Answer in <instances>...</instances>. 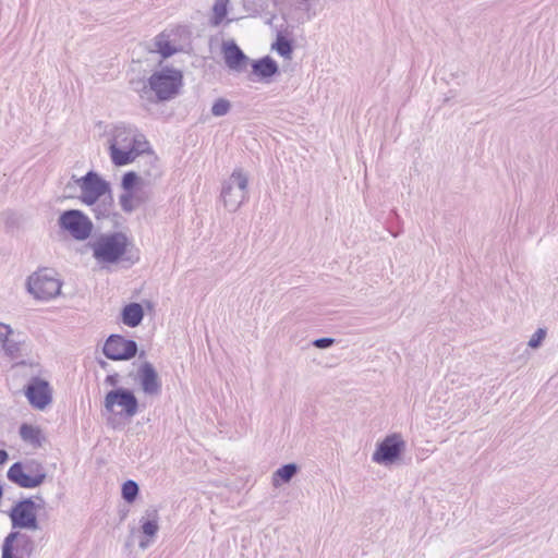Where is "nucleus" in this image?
I'll list each match as a JSON object with an SVG mask.
<instances>
[{
    "mask_svg": "<svg viewBox=\"0 0 558 558\" xmlns=\"http://www.w3.org/2000/svg\"><path fill=\"white\" fill-rule=\"evenodd\" d=\"M105 383L109 386H117L119 384V375L118 374H111L108 375L105 379Z\"/></svg>",
    "mask_w": 558,
    "mask_h": 558,
    "instance_id": "nucleus-33",
    "label": "nucleus"
},
{
    "mask_svg": "<svg viewBox=\"0 0 558 558\" xmlns=\"http://www.w3.org/2000/svg\"><path fill=\"white\" fill-rule=\"evenodd\" d=\"M25 395L31 405L37 410L46 409L52 401V391L48 381L38 377L29 380Z\"/></svg>",
    "mask_w": 558,
    "mask_h": 558,
    "instance_id": "nucleus-16",
    "label": "nucleus"
},
{
    "mask_svg": "<svg viewBox=\"0 0 558 558\" xmlns=\"http://www.w3.org/2000/svg\"><path fill=\"white\" fill-rule=\"evenodd\" d=\"M274 48L276 49V51L281 56V57H284V58H290L291 57V53H292V47H291V44L289 40H287L286 38L283 37H278L277 38V41L274 46Z\"/></svg>",
    "mask_w": 558,
    "mask_h": 558,
    "instance_id": "nucleus-29",
    "label": "nucleus"
},
{
    "mask_svg": "<svg viewBox=\"0 0 558 558\" xmlns=\"http://www.w3.org/2000/svg\"><path fill=\"white\" fill-rule=\"evenodd\" d=\"M229 0H216L213 7L211 23L216 26L222 23L228 13Z\"/></svg>",
    "mask_w": 558,
    "mask_h": 558,
    "instance_id": "nucleus-25",
    "label": "nucleus"
},
{
    "mask_svg": "<svg viewBox=\"0 0 558 558\" xmlns=\"http://www.w3.org/2000/svg\"><path fill=\"white\" fill-rule=\"evenodd\" d=\"M230 108L231 104L228 99L219 98L213 104L211 113L215 117H223L230 111Z\"/></svg>",
    "mask_w": 558,
    "mask_h": 558,
    "instance_id": "nucleus-28",
    "label": "nucleus"
},
{
    "mask_svg": "<svg viewBox=\"0 0 558 558\" xmlns=\"http://www.w3.org/2000/svg\"><path fill=\"white\" fill-rule=\"evenodd\" d=\"M20 436L23 441L34 447H39L41 445L43 435L40 428L37 426L22 424L20 427Z\"/></svg>",
    "mask_w": 558,
    "mask_h": 558,
    "instance_id": "nucleus-22",
    "label": "nucleus"
},
{
    "mask_svg": "<svg viewBox=\"0 0 558 558\" xmlns=\"http://www.w3.org/2000/svg\"><path fill=\"white\" fill-rule=\"evenodd\" d=\"M252 70L258 78H268L278 72V65L270 57H264L252 63Z\"/></svg>",
    "mask_w": 558,
    "mask_h": 558,
    "instance_id": "nucleus-21",
    "label": "nucleus"
},
{
    "mask_svg": "<svg viewBox=\"0 0 558 558\" xmlns=\"http://www.w3.org/2000/svg\"><path fill=\"white\" fill-rule=\"evenodd\" d=\"M9 458V454L5 450L0 449V465L5 463Z\"/></svg>",
    "mask_w": 558,
    "mask_h": 558,
    "instance_id": "nucleus-34",
    "label": "nucleus"
},
{
    "mask_svg": "<svg viewBox=\"0 0 558 558\" xmlns=\"http://www.w3.org/2000/svg\"><path fill=\"white\" fill-rule=\"evenodd\" d=\"M7 476L9 481L20 487L36 488L44 483L46 473L44 468L38 463L23 465L21 462H15L8 470Z\"/></svg>",
    "mask_w": 558,
    "mask_h": 558,
    "instance_id": "nucleus-8",
    "label": "nucleus"
},
{
    "mask_svg": "<svg viewBox=\"0 0 558 558\" xmlns=\"http://www.w3.org/2000/svg\"><path fill=\"white\" fill-rule=\"evenodd\" d=\"M105 409L110 413H118L133 417L138 410V402L134 393L125 388H117L107 392L104 401Z\"/></svg>",
    "mask_w": 558,
    "mask_h": 558,
    "instance_id": "nucleus-11",
    "label": "nucleus"
},
{
    "mask_svg": "<svg viewBox=\"0 0 558 558\" xmlns=\"http://www.w3.org/2000/svg\"><path fill=\"white\" fill-rule=\"evenodd\" d=\"M33 550L34 542L31 536L20 532H11L3 541L2 558H24L31 556Z\"/></svg>",
    "mask_w": 558,
    "mask_h": 558,
    "instance_id": "nucleus-14",
    "label": "nucleus"
},
{
    "mask_svg": "<svg viewBox=\"0 0 558 558\" xmlns=\"http://www.w3.org/2000/svg\"><path fill=\"white\" fill-rule=\"evenodd\" d=\"M144 317V311L141 304L130 303L122 310V322L128 327L134 328L138 326Z\"/></svg>",
    "mask_w": 558,
    "mask_h": 558,
    "instance_id": "nucleus-20",
    "label": "nucleus"
},
{
    "mask_svg": "<svg viewBox=\"0 0 558 558\" xmlns=\"http://www.w3.org/2000/svg\"><path fill=\"white\" fill-rule=\"evenodd\" d=\"M60 229L66 231L73 239L84 241L93 231V222L82 210L69 209L63 211L58 219Z\"/></svg>",
    "mask_w": 558,
    "mask_h": 558,
    "instance_id": "nucleus-7",
    "label": "nucleus"
},
{
    "mask_svg": "<svg viewBox=\"0 0 558 558\" xmlns=\"http://www.w3.org/2000/svg\"><path fill=\"white\" fill-rule=\"evenodd\" d=\"M109 154L114 166L133 162L149 148L144 134L135 126L124 123L113 125L108 132Z\"/></svg>",
    "mask_w": 558,
    "mask_h": 558,
    "instance_id": "nucleus-1",
    "label": "nucleus"
},
{
    "mask_svg": "<svg viewBox=\"0 0 558 558\" xmlns=\"http://www.w3.org/2000/svg\"><path fill=\"white\" fill-rule=\"evenodd\" d=\"M27 290L35 299L48 301L60 294L61 281L51 270H40L28 278Z\"/></svg>",
    "mask_w": 558,
    "mask_h": 558,
    "instance_id": "nucleus-6",
    "label": "nucleus"
},
{
    "mask_svg": "<svg viewBox=\"0 0 558 558\" xmlns=\"http://www.w3.org/2000/svg\"><path fill=\"white\" fill-rule=\"evenodd\" d=\"M140 522L143 537L141 538L138 546L142 549H146L153 544L159 530L158 511L156 509L146 510Z\"/></svg>",
    "mask_w": 558,
    "mask_h": 558,
    "instance_id": "nucleus-17",
    "label": "nucleus"
},
{
    "mask_svg": "<svg viewBox=\"0 0 558 558\" xmlns=\"http://www.w3.org/2000/svg\"><path fill=\"white\" fill-rule=\"evenodd\" d=\"M281 3H286L288 5H299V4H303L304 2H294V0H284V1H280Z\"/></svg>",
    "mask_w": 558,
    "mask_h": 558,
    "instance_id": "nucleus-35",
    "label": "nucleus"
},
{
    "mask_svg": "<svg viewBox=\"0 0 558 558\" xmlns=\"http://www.w3.org/2000/svg\"><path fill=\"white\" fill-rule=\"evenodd\" d=\"M404 441L398 434L387 436L380 444H378L375 452L373 453V461L379 464L393 463L404 449Z\"/></svg>",
    "mask_w": 558,
    "mask_h": 558,
    "instance_id": "nucleus-15",
    "label": "nucleus"
},
{
    "mask_svg": "<svg viewBox=\"0 0 558 558\" xmlns=\"http://www.w3.org/2000/svg\"><path fill=\"white\" fill-rule=\"evenodd\" d=\"M104 354L112 361H126L137 353V344L120 335H111L104 344Z\"/></svg>",
    "mask_w": 558,
    "mask_h": 558,
    "instance_id": "nucleus-13",
    "label": "nucleus"
},
{
    "mask_svg": "<svg viewBox=\"0 0 558 558\" xmlns=\"http://www.w3.org/2000/svg\"><path fill=\"white\" fill-rule=\"evenodd\" d=\"M546 331L542 328L537 329L529 340V347L532 349H537L542 341L545 339Z\"/></svg>",
    "mask_w": 558,
    "mask_h": 558,
    "instance_id": "nucleus-30",
    "label": "nucleus"
},
{
    "mask_svg": "<svg viewBox=\"0 0 558 558\" xmlns=\"http://www.w3.org/2000/svg\"><path fill=\"white\" fill-rule=\"evenodd\" d=\"M182 72L173 68H162L148 78V85L160 101L170 100L182 86Z\"/></svg>",
    "mask_w": 558,
    "mask_h": 558,
    "instance_id": "nucleus-3",
    "label": "nucleus"
},
{
    "mask_svg": "<svg viewBox=\"0 0 558 558\" xmlns=\"http://www.w3.org/2000/svg\"><path fill=\"white\" fill-rule=\"evenodd\" d=\"M335 343L332 338H319L313 341V345L318 349H327Z\"/></svg>",
    "mask_w": 558,
    "mask_h": 558,
    "instance_id": "nucleus-31",
    "label": "nucleus"
},
{
    "mask_svg": "<svg viewBox=\"0 0 558 558\" xmlns=\"http://www.w3.org/2000/svg\"><path fill=\"white\" fill-rule=\"evenodd\" d=\"M25 337L23 333L13 329V335L7 337L1 349L7 356L17 359L25 351Z\"/></svg>",
    "mask_w": 558,
    "mask_h": 558,
    "instance_id": "nucleus-19",
    "label": "nucleus"
},
{
    "mask_svg": "<svg viewBox=\"0 0 558 558\" xmlns=\"http://www.w3.org/2000/svg\"><path fill=\"white\" fill-rule=\"evenodd\" d=\"M129 377L134 384L138 385L141 390L150 397L159 396L162 383L159 374L150 362H142L136 365L130 373Z\"/></svg>",
    "mask_w": 558,
    "mask_h": 558,
    "instance_id": "nucleus-9",
    "label": "nucleus"
},
{
    "mask_svg": "<svg viewBox=\"0 0 558 558\" xmlns=\"http://www.w3.org/2000/svg\"><path fill=\"white\" fill-rule=\"evenodd\" d=\"M37 505L32 499L19 501L11 510L10 518L14 529L38 530Z\"/></svg>",
    "mask_w": 558,
    "mask_h": 558,
    "instance_id": "nucleus-12",
    "label": "nucleus"
},
{
    "mask_svg": "<svg viewBox=\"0 0 558 558\" xmlns=\"http://www.w3.org/2000/svg\"><path fill=\"white\" fill-rule=\"evenodd\" d=\"M94 257L102 264L117 263L125 253L128 238L120 232L100 236L90 244Z\"/></svg>",
    "mask_w": 558,
    "mask_h": 558,
    "instance_id": "nucleus-4",
    "label": "nucleus"
},
{
    "mask_svg": "<svg viewBox=\"0 0 558 558\" xmlns=\"http://www.w3.org/2000/svg\"><path fill=\"white\" fill-rule=\"evenodd\" d=\"M138 490L137 483L129 480L122 485V497L126 502L131 504L136 499Z\"/></svg>",
    "mask_w": 558,
    "mask_h": 558,
    "instance_id": "nucleus-26",
    "label": "nucleus"
},
{
    "mask_svg": "<svg viewBox=\"0 0 558 558\" xmlns=\"http://www.w3.org/2000/svg\"><path fill=\"white\" fill-rule=\"evenodd\" d=\"M298 472V466L294 463L284 464L279 468L274 474V485H279V480L288 483Z\"/></svg>",
    "mask_w": 558,
    "mask_h": 558,
    "instance_id": "nucleus-24",
    "label": "nucleus"
},
{
    "mask_svg": "<svg viewBox=\"0 0 558 558\" xmlns=\"http://www.w3.org/2000/svg\"><path fill=\"white\" fill-rule=\"evenodd\" d=\"M80 177L73 174L63 187V195L65 198H77L80 195V186L77 181Z\"/></svg>",
    "mask_w": 558,
    "mask_h": 558,
    "instance_id": "nucleus-27",
    "label": "nucleus"
},
{
    "mask_svg": "<svg viewBox=\"0 0 558 558\" xmlns=\"http://www.w3.org/2000/svg\"><path fill=\"white\" fill-rule=\"evenodd\" d=\"M10 335H13V328L7 324L0 323V345H2Z\"/></svg>",
    "mask_w": 558,
    "mask_h": 558,
    "instance_id": "nucleus-32",
    "label": "nucleus"
},
{
    "mask_svg": "<svg viewBox=\"0 0 558 558\" xmlns=\"http://www.w3.org/2000/svg\"><path fill=\"white\" fill-rule=\"evenodd\" d=\"M248 177L242 169H234L222 183L221 198L229 211H235L247 199Z\"/></svg>",
    "mask_w": 558,
    "mask_h": 558,
    "instance_id": "nucleus-5",
    "label": "nucleus"
},
{
    "mask_svg": "<svg viewBox=\"0 0 558 558\" xmlns=\"http://www.w3.org/2000/svg\"><path fill=\"white\" fill-rule=\"evenodd\" d=\"M77 183L78 201L90 207L97 219L109 217L113 208L110 184L95 171L80 177Z\"/></svg>",
    "mask_w": 558,
    "mask_h": 558,
    "instance_id": "nucleus-2",
    "label": "nucleus"
},
{
    "mask_svg": "<svg viewBox=\"0 0 558 558\" xmlns=\"http://www.w3.org/2000/svg\"><path fill=\"white\" fill-rule=\"evenodd\" d=\"M140 179L135 172H126L121 182L123 192L119 196L121 209L131 214L147 199L145 193L138 186Z\"/></svg>",
    "mask_w": 558,
    "mask_h": 558,
    "instance_id": "nucleus-10",
    "label": "nucleus"
},
{
    "mask_svg": "<svg viewBox=\"0 0 558 558\" xmlns=\"http://www.w3.org/2000/svg\"><path fill=\"white\" fill-rule=\"evenodd\" d=\"M154 47V50L160 53L163 58H168L177 51V48L170 40V35L166 33H161L156 36Z\"/></svg>",
    "mask_w": 558,
    "mask_h": 558,
    "instance_id": "nucleus-23",
    "label": "nucleus"
},
{
    "mask_svg": "<svg viewBox=\"0 0 558 558\" xmlns=\"http://www.w3.org/2000/svg\"><path fill=\"white\" fill-rule=\"evenodd\" d=\"M222 51L226 65L230 70L235 72H243L246 70L250 59L235 43L230 41L223 44Z\"/></svg>",
    "mask_w": 558,
    "mask_h": 558,
    "instance_id": "nucleus-18",
    "label": "nucleus"
}]
</instances>
